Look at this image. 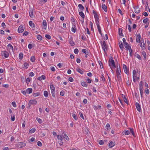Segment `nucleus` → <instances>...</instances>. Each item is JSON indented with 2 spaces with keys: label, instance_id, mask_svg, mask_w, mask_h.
<instances>
[{
  "label": "nucleus",
  "instance_id": "f257e3e1",
  "mask_svg": "<svg viewBox=\"0 0 150 150\" xmlns=\"http://www.w3.org/2000/svg\"><path fill=\"white\" fill-rule=\"evenodd\" d=\"M133 79L134 82H136V80L139 79V75H137L136 71L135 70H134L133 71Z\"/></svg>",
  "mask_w": 150,
  "mask_h": 150
},
{
  "label": "nucleus",
  "instance_id": "f03ea898",
  "mask_svg": "<svg viewBox=\"0 0 150 150\" xmlns=\"http://www.w3.org/2000/svg\"><path fill=\"white\" fill-rule=\"evenodd\" d=\"M109 65L110 69H114L116 68L115 61L112 57H111L109 59Z\"/></svg>",
  "mask_w": 150,
  "mask_h": 150
},
{
  "label": "nucleus",
  "instance_id": "7ed1b4c3",
  "mask_svg": "<svg viewBox=\"0 0 150 150\" xmlns=\"http://www.w3.org/2000/svg\"><path fill=\"white\" fill-rule=\"evenodd\" d=\"M50 86L52 95V96L54 98L55 97V87L52 84H50Z\"/></svg>",
  "mask_w": 150,
  "mask_h": 150
},
{
  "label": "nucleus",
  "instance_id": "20e7f679",
  "mask_svg": "<svg viewBox=\"0 0 150 150\" xmlns=\"http://www.w3.org/2000/svg\"><path fill=\"white\" fill-rule=\"evenodd\" d=\"M116 73L118 79L121 78V76L120 75L121 74V72L120 67H119L118 66H117V69L116 70Z\"/></svg>",
  "mask_w": 150,
  "mask_h": 150
},
{
  "label": "nucleus",
  "instance_id": "39448f33",
  "mask_svg": "<svg viewBox=\"0 0 150 150\" xmlns=\"http://www.w3.org/2000/svg\"><path fill=\"white\" fill-rule=\"evenodd\" d=\"M57 138L59 141V145L60 146L63 145L64 144V139L62 136L61 135H57Z\"/></svg>",
  "mask_w": 150,
  "mask_h": 150
},
{
  "label": "nucleus",
  "instance_id": "423d86ee",
  "mask_svg": "<svg viewBox=\"0 0 150 150\" xmlns=\"http://www.w3.org/2000/svg\"><path fill=\"white\" fill-rule=\"evenodd\" d=\"M26 145V144L25 142H19L16 144V146L18 148H22L25 147Z\"/></svg>",
  "mask_w": 150,
  "mask_h": 150
},
{
  "label": "nucleus",
  "instance_id": "0eeeda50",
  "mask_svg": "<svg viewBox=\"0 0 150 150\" xmlns=\"http://www.w3.org/2000/svg\"><path fill=\"white\" fill-rule=\"evenodd\" d=\"M130 129V131L129 130H125L124 131L123 133L125 135H128L130 133V132L134 136V133L133 132V129L132 128Z\"/></svg>",
  "mask_w": 150,
  "mask_h": 150
},
{
  "label": "nucleus",
  "instance_id": "6e6552de",
  "mask_svg": "<svg viewBox=\"0 0 150 150\" xmlns=\"http://www.w3.org/2000/svg\"><path fill=\"white\" fill-rule=\"evenodd\" d=\"M1 54L2 56H4L5 58H7L9 57V54L6 51H2Z\"/></svg>",
  "mask_w": 150,
  "mask_h": 150
},
{
  "label": "nucleus",
  "instance_id": "1a4fd4ad",
  "mask_svg": "<svg viewBox=\"0 0 150 150\" xmlns=\"http://www.w3.org/2000/svg\"><path fill=\"white\" fill-rule=\"evenodd\" d=\"M37 103V101L35 99H33L29 101L28 104L30 106L32 105H36Z\"/></svg>",
  "mask_w": 150,
  "mask_h": 150
},
{
  "label": "nucleus",
  "instance_id": "9d476101",
  "mask_svg": "<svg viewBox=\"0 0 150 150\" xmlns=\"http://www.w3.org/2000/svg\"><path fill=\"white\" fill-rule=\"evenodd\" d=\"M102 48L104 51L105 52L107 50V46L106 45L105 42L104 41L102 45Z\"/></svg>",
  "mask_w": 150,
  "mask_h": 150
},
{
  "label": "nucleus",
  "instance_id": "9b49d317",
  "mask_svg": "<svg viewBox=\"0 0 150 150\" xmlns=\"http://www.w3.org/2000/svg\"><path fill=\"white\" fill-rule=\"evenodd\" d=\"M68 41L69 42V44L72 46H73L75 45V43L73 41V38L72 37H71L69 38Z\"/></svg>",
  "mask_w": 150,
  "mask_h": 150
},
{
  "label": "nucleus",
  "instance_id": "f8f14e48",
  "mask_svg": "<svg viewBox=\"0 0 150 150\" xmlns=\"http://www.w3.org/2000/svg\"><path fill=\"white\" fill-rule=\"evenodd\" d=\"M123 68L125 73L127 74H128L129 70L128 69H127L126 65L124 64L123 65Z\"/></svg>",
  "mask_w": 150,
  "mask_h": 150
},
{
  "label": "nucleus",
  "instance_id": "ddd939ff",
  "mask_svg": "<svg viewBox=\"0 0 150 150\" xmlns=\"http://www.w3.org/2000/svg\"><path fill=\"white\" fill-rule=\"evenodd\" d=\"M29 25L31 27L33 30L35 28V25L33 22L32 21H30L29 22Z\"/></svg>",
  "mask_w": 150,
  "mask_h": 150
},
{
  "label": "nucleus",
  "instance_id": "4468645a",
  "mask_svg": "<svg viewBox=\"0 0 150 150\" xmlns=\"http://www.w3.org/2000/svg\"><path fill=\"white\" fill-rule=\"evenodd\" d=\"M61 135L62 136L63 138H64L67 141L69 140V139L66 133H62Z\"/></svg>",
  "mask_w": 150,
  "mask_h": 150
},
{
  "label": "nucleus",
  "instance_id": "2eb2a0df",
  "mask_svg": "<svg viewBox=\"0 0 150 150\" xmlns=\"http://www.w3.org/2000/svg\"><path fill=\"white\" fill-rule=\"evenodd\" d=\"M23 27L22 25H20L18 29V32L19 33H22L24 31Z\"/></svg>",
  "mask_w": 150,
  "mask_h": 150
},
{
  "label": "nucleus",
  "instance_id": "dca6fc26",
  "mask_svg": "<svg viewBox=\"0 0 150 150\" xmlns=\"http://www.w3.org/2000/svg\"><path fill=\"white\" fill-rule=\"evenodd\" d=\"M136 107L137 110L139 112L141 111V108L139 104L138 103H136Z\"/></svg>",
  "mask_w": 150,
  "mask_h": 150
},
{
  "label": "nucleus",
  "instance_id": "f3484780",
  "mask_svg": "<svg viewBox=\"0 0 150 150\" xmlns=\"http://www.w3.org/2000/svg\"><path fill=\"white\" fill-rule=\"evenodd\" d=\"M46 79V77L44 75H42L40 76H39L37 79L39 81H42L43 80H45Z\"/></svg>",
  "mask_w": 150,
  "mask_h": 150
},
{
  "label": "nucleus",
  "instance_id": "a211bd4d",
  "mask_svg": "<svg viewBox=\"0 0 150 150\" xmlns=\"http://www.w3.org/2000/svg\"><path fill=\"white\" fill-rule=\"evenodd\" d=\"M134 12L136 13H138L140 12V9L138 6L134 7Z\"/></svg>",
  "mask_w": 150,
  "mask_h": 150
},
{
  "label": "nucleus",
  "instance_id": "6ab92c4d",
  "mask_svg": "<svg viewBox=\"0 0 150 150\" xmlns=\"http://www.w3.org/2000/svg\"><path fill=\"white\" fill-rule=\"evenodd\" d=\"M42 25L43 26V28L45 29H46L47 28V22L46 20H44L42 22Z\"/></svg>",
  "mask_w": 150,
  "mask_h": 150
},
{
  "label": "nucleus",
  "instance_id": "aec40b11",
  "mask_svg": "<svg viewBox=\"0 0 150 150\" xmlns=\"http://www.w3.org/2000/svg\"><path fill=\"white\" fill-rule=\"evenodd\" d=\"M141 38V35L140 34H138L137 36L136 42H140V39Z\"/></svg>",
  "mask_w": 150,
  "mask_h": 150
},
{
  "label": "nucleus",
  "instance_id": "412c9836",
  "mask_svg": "<svg viewBox=\"0 0 150 150\" xmlns=\"http://www.w3.org/2000/svg\"><path fill=\"white\" fill-rule=\"evenodd\" d=\"M76 30V26L75 25H72L71 29V31L73 33H75Z\"/></svg>",
  "mask_w": 150,
  "mask_h": 150
},
{
  "label": "nucleus",
  "instance_id": "4be33fe9",
  "mask_svg": "<svg viewBox=\"0 0 150 150\" xmlns=\"http://www.w3.org/2000/svg\"><path fill=\"white\" fill-rule=\"evenodd\" d=\"M78 7L79 9V11H82L84 9V7L83 6L82 4H79L78 5Z\"/></svg>",
  "mask_w": 150,
  "mask_h": 150
},
{
  "label": "nucleus",
  "instance_id": "5701e85b",
  "mask_svg": "<svg viewBox=\"0 0 150 150\" xmlns=\"http://www.w3.org/2000/svg\"><path fill=\"white\" fill-rule=\"evenodd\" d=\"M29 64L27 62H25L23 65L22 67L23 68L27 69L29 67Z\"/></svg>",
  "mask_w": 150,
  "mask_h": 150
},
{
  "label": "nucleus",
  "instance_id": "b1692460",
  "mask_svg": "<svg viewBox=\"0 0 150 150\" xmlns=\"http://www.w3.org/2000/svg\"><path fill=\"white\" fill-rule=\"evenodd\" d=\"M7 47H8L9 50H12V52H13V47L11 44H9L7 45Z\"/></svg>",
  "mask_w": 150,
  "mask_h": 150
},
{
  "label": "nucleus",
  "instance_id": "393cba45",
  "mask_svg": "<svg viewBox=\"0 0 150 150\" xmlns=\"http://www.w3.org/2000/svg\"><path fill=\"white\" fill-rule=\"evenodd\" d=\"M119 45L120 48L121 50H122L124 48V47L122 42V41L120 42L119 43Z\"/></svg>",
  "mask_w": 150,
  "mask_h": 150
},
{
  "label": "nucleus",
  "instance_id": "a878e982",
  "mask_svg": "<svg viewBox=\"0 0 150 150\" xmlns=\"http://www.w3.org/2000/svg\"><path fill=\"white\" fill-rule=\"evenodd\" d=\"M76 71L78 72H79L81 74H82L83 73V71L79 68H78L76 69Z\"/></svg>",
  "mask_w": 150,
  "mask_h": 150
},
{
  "label": "nucleus",
  "instance_id": "bb28decb",
  "mask_svg": "<svg viewBox=\"0 0 150 150\" xmlns=\"http://www.w3.org/2000/svg\"><path fill=\"white\" fill-rule=\"evenodd\" d=\"M27 93L28 94H30L32 93L33 89L32 88H28L26 90Z\"/></svg>",
  "mask_w": 150,
  "mask_h": 150
},
{
  "label": "nucleus",
  "instance_id": "cd10ccee",
  "mask_svg": "<svg viewBox=\"0 0 150 150\" xmlns=\"http://www.w3.org/2000/svg\"><path fill=\"white\" fill-rule=\"evenodd\" d=\"M103 9L104 11L105 12H106L107 11V7L105 4H103L102 6Z\"/></svg>",
  "mask_w": 150,
  "mask_h": 150
},
{
  "label": "nucleus",
  "instance_id": "c85d7f7f",
  "mask_svg": "<svg viewBox=\"0 0 150 150\" xmlns=\"http://www.w3.org/2000/svg\"><path fill=\"white\" fill-rule=\"evenodd\" d=\"M124 45L127 50H128L129 47H131L130 46H129V44L127 42L124 44Z\"/></svg>",
  "mask_w": 150,
  "mask_h": 150
},
{
  "label": "nucleus",
  "instance_id": "c756f323",
  "mask_svg": "<svg viewBox=\"0 0 150 150\" xmlns=\"http://www.w3.org/2000/svg\"><path fill=\"white\" fill-rule=\"evenodd\" d=\"M29 15L30 17L31 18L33 17V13L32 10H30L29 13Z\"/></svg>",
  "mask_w": 150,
  "mask_h": 150
},
{
  "label": "nucleus",
  "instance_id": "7c9ffc66",
  "mask_svg": "<svg viewBox=\"0 0 150 150\" xmlns=\"http://www.w3.org/2000/svg\"><path fill=\"white\" fill-rule=\"evenodd\" d=\"M144 42H141L140 44V46L143 50H144L145 48V47H144Z\"/></svg>",
  "mask_w": 150,
  "mask_h": 150
},
{
  "label": "nucleus",
  "instance_id": "2f4dec72",
  "mask_svg": "<svg viewBox=\"0 0 150 150\" xmlns=\"http://www.w3.org/2000/svg\"><path fill=\"white\" fill-rule=\"evenodd\" d=\"M114 143L113 142H110L109 144V146L110 148H112L113 147V146H114Z\"/></svg>",
  "mask_w": 150,
  "mask_h": 150
},
{
  "label": "nucleus",
  "instance_id": "473e14b6",
  "mask_svg": "<svg viewBox=\"0 0 150 150\" xmlns=\"http://www.w3.org/2000/svg\"><path fill=\"white\" fill-rule=\"evenodd\" d=\"M122 28H120L119 29V35L121 36H123V34L122 33Z\"/></svg>",
  "mask_w": 150,
  "mask_h": 150
},
{
  "label": "nucleus",
  "instance_id": "72a5a7b5",
  "mask_svg": "<svg viewBox=\"0 0 150 150\" xmlns=\"http://www.w3.org/2000/svg\"><path fill=\"white\" fill-rule=\"evenodd\" d=\"M79 14L83 18H84L85 15L82 11L80 12L79 13Z\"/></svg>",
  "mask_w": 150,
  "mask_h": 150
},
{
  "label": "nucleus",
  "instance_id": "f704fd0d",
  "mask_svg": "<svg viewBox=\"0 0 150 150\" xmlns=\"http://www.w3.org/2000/svg\"><path fill=\"white\" fill-rule=\"evenodd\" d=\"M44 95L45 97H47L48 96V92L47 91H45L44 92Z\"/></svg>",
  "mask_w": 150,
  "mask_h": 150
},
{
  "label": "nucleus",
  "instance_id": "c9c22d12",
  "mask_svg": "<svg viewBox=\"0 0 150 150\" xmlns=\"http://www.w3.org/2000/svg\"><path fill=\"white\" fill-rule=\"evenodd\" d=\"M98 29V32L100 34L102 35L101 31V28L100 25L97 26Z\"/></svg>",
  "mask_w": 150,
  "mask_h": 150
},
{
  "label": "nucleus",
  "instance_id": "e433bc0d",
  "mask_svg": "<svg viewBox=\"0 0 150 150\" xmlns=\"http://www.w3.org/2000/svg\"><path fill=\"white\" fill-rule=\"evenodd\" d=\"M40 94L39 92H37L33 94V95L34 97L39 96L40 95Z\"/></svg>",
  "mask_w": 150,
  "mask_h": 150
},
{
  "label": "nucleus",
  "instance_id": "4c0bfd02",
  "mask_svg": "<svg viewBox=\"0 0 150 150\" xmlns=\"http://www.w3.org/2000/svg\"><path fill=\"white\" fill-rule=\"evenodd\" d=\"M81 84L82 86L85 87H87L88 85L86 82L84 81L82 82Z\"/></svg>",
  "mask_w": 150,
  "mask_h": 150
},
{
  "label": "nucleus",
  "instance_id": "58836bf2",
  "mask_svg": "<svg viewBox=\"0 0 150 150\" xmlns=\"http://www.w3.org/2000/svg\"><path fill=\"white\" fill-rule=\"evenodd\" d=\"M99 18H97V19H96V20H95V22H96V23L97 25V26L98 25H99Z\"/></svg>",
  "mask_w": 150,
  "mask_h": 150
},
{
  "label": "nucleus",
  "instance_id": "ea45409f",
  "mask_svg": "<svg viewBox=\"0 0 150 150\" xmlns=\"http://www.w3.org/2000/svg\"><path fill=\"white\" fill-rule=\"evenodd\" d=\"M82 52L86 54H87L88 53V51L85 49H82Z\"/></svg>",
  "mask_w": 150,
  "mask_h": 150
},
{
  "label": "nucleus",
  "instance_id": "a19ab883",
  "mask_svg": "<svg viewBox=\"0 0 150 150\" xmlns=\"http://www.w3.org/2000/svg\"><path fill=\"white\" fill-rule=\"evenodd\" d=\"M23 57V54L22 53H20L19 55V58L20 59H22Z\"/></svg>",
  "mask_w": 150,
  "mask_h": 150
},
{
  "label": "nucleus",
  "instance_id": "79ce46f5",
  "mask_svg": "<svg viewBox=\"0 0 150 150\" xmlns=\"http://www.w3.org/2000/svg\"><path fill=\"white\" fill-rule=\"evenodd\" d=\"M128 50L129 51L130 56H132V50L131 48V47H129Z\"/></svg>",
  "mask_w": 150,
  "mask_h": 150
},
{
  "label": "nucleus",
  "instance_id": "37998d69",
  "mask_svg": "<svg viewBox=\"0 0 150 150\" xmlns=\"http://www.w3.org/2000/svg\"><path fill=\"white\" fill-rule=\"evenodd\" d=\"M142 54L144 56V58L145 59L146 57V54L145 52L144 51H142Z\"/></svg>",
  "mask_w": 150,
  "mask_h": 150
},
{
  "label": "nucleus",
  "instance_id": "c03bdc74",
  "mask_svg": "<svg viewBox=\"0 0 150 150\" xmlns=\"http://www.w3.org/2000/svg\"><path fill=\"white\" fill-rule=\"evenodd\" d=\"M30 61L33 62H35V58L34 56H32L30 58Z\"/></svg>",
  "mask_w": 150,
  "mask_h": 150
},
{
  "label": "nucleus",
  "instance_id": "a18cd8bd",
  "mask_svg": "<svg viewBox=\"0 0 150 150\" xmlns=\"http://www.w3.org/2000/svg\"><path fill=\"white\" fill-rule=\"evenodd\" d=\"M105 127L107 130H109L110 129V125L109 124L107 123Z\"/></svg>",
  "mask_w": 150,
  "mask_h": 150
},
{
  "label": "nucleus",
  "instance_id": "49530a36",
  "mask_svg": "<svg viewBox=\"0 0 150 150\" xmlns=\"http://www.w3.org/2000/svg\"><path fill=\"white\" fill-rule=\"evenodd\" d=\"M36 129L35 128H33L30 130V132L31 133H34Z\"/></svg>",
  "mask_w": 150,
  "mask_h": 150
},
{
  "label": "nucleus",
  "instance_id": "de8ad7c7",
  "mask_svg": "<svg viewBox=\"0 0 150 150\" xmlns=\"http://www.w3.org/2000/svg\"><path fill=\"white\" fill-rule=\"evenodd\" d=\"M72 117L75 120H77L78 117L77 115H76L74 113H72Z\"/></svg>",
  "mask_w": 150,
  "mask_h": 150
},
{
  "label": "nucleus",
  "instance_id": "09e8293b",
  "mask_svg": "<svg viewBox=\"0 0 150 150\" xmlns=\"http://www.w3.org/2000/svg\"><path fill=\"white\" fill-rule=\"evenodd\" d=\"M37 39L39 40H42V37L41 35H39L37 36Z\"/></svg>",
  "mask_w": 150,
  "mask_h": 150
},
{
  "label": "nucleus",
  "instance_id": "8fccbe9b",
  "mask_svg": "<svg viewBox=\"0 0 150 150\" xmlns=\"http://www.w3.org/2000/svg\"><path fill=\"white\" fill-rule=\"evenodd\" d=\"M45 37H46V38H47L49 40H50L51 39V37L49 35L46 34L45 35Z\"/></svg>",
  "mask_w": 150,
  "mask_h": 150
},
{
  "label": "nucleus",
  "instance_id": "3c124183",
  "mask_svg": "<svg viewBox=\"0 0 150 150\" xmlns=\"http://www.w3.org/2000/svg\"><path fill=\"white\" fill-rule=\"evenodd\" d=\"M36 120H37V121L39 123H41L42 122V120L38 118H37Z\"/></svg>",
  "mask_w": 150,
  "mask_h": 150
},
{
  "label": "nucleus",
  "instance_id": "603ef678",
  "mask_svg": "<svg viewBox=\"0 0 150 150\" xmlns=\"http://www.w3.org/2000/svg\"><path fill=\"white\" fill-rule=\"evenodd\" d=\"M30 81V79L29 78H27L25 82L27 84H29Z\"/></svg>",
  "mask_w": 150,
  "mask_h": 150
},
{
  "label": "nucleus",
  "instance_id": "864d4df0",
  "mask_svg": "<svg viewBox=\"0 0 150 150\" xmlns=\"http://www.w3.org/2000/svg\"><path fill=\"white\" fill-rule=\"evenodd\" d=\"M79 115L80 116V117L83 119V120H84V117L83 116V114L82 113V112H79Z\"/></svg>",
  "mask_w": 150,
  "mask_h": 150
},
{
  "label": "nucleus",
  "instance_id": "5fc2aeb1",
  "mask_svg": "<svg viewBox=\"0 0 150 150\" xmlns=\"http://www.w3.org/2000/svg\"><path fill=\"white\" fill-rule=\"evenodd\" d=\"M12 104L13 105V106L14 107V108H16V103H15V102H12Z\"/></svg>",
  "mask_w": 150,
  "mask_h": 150
},
{
  "label": "nucleus",
  "instance_id": "6e6d98bb",
  "mask_svg": "<svg viewBox=\"0 0 150 150\" xmlns=\"http://www.w3.org/2000/svg\"><path fill=\"white\" fill-rule=\"evenodd\" d=\"M34 75V74L32 71L30 72L29 74V75L31 76H33Z\"/></svg>",
  "mask_w": 150,
  "mask_h": 150
},
{
  "label": "nucleus",
  "instance_id": "4d7b16f0",
  "mask_svg": "<svg viewBox=\"0 0 150 150\" xmlns=\"http://www.w3.org/2000/svg\"><path fill=\"white\" fill-rule=\"evenodd\" d=\"M148 20V19L147 18H146L144 19L143 20V22L144 23H146L147 22Z\"/></svg>",
  "mask_w": 150,
  "mask_h": 150
},
{
  "label": "nucleus",
  "instance_id": "13d9d810",
  "mask_svg": "<svg viewBox=\"0 0 150 150\" xmlns=\"http://www.w3.org/2000/svg\"><path fill=\"white\" fill-rule=\"evenodd\" d=\"M74 52L75 54H77L79 52V50L77 49H75L74 50Z\"/></svg>",
  "mask_w": 150,
  "mask_h": 150
},
{
  "label": "nucleus",
  "instance_id": "bf43d9fd",
  "mask_svg": "<svg viewBox=\"0 0 150 150\" xmlns=\"http://www.w3.org/2000/svg\"><path fill=\"white\" fill-rule=\"evenodd\" d=\"M11 119L12 121H14L15 119V117L14 115L13 116H11Z\"/></svg>",
  "mask_w": 150,
  "mask_h": 150
},
{
  "label": "nucleus",
  "instance_id": "052dcab7",
  "mask_svg": "<svg viewBox=\"0 0 150 150\" xmlns=\"http://www.w3.org/2000/svg\"><path fill=\"white\" fill-rule=\"evenodd\" d=\"M37 145L39 146H42V144L40 141H38L37 142Z\"/></svg>",
  "mask_w": 150,
  "mask_h": 150
},
{
  "label": "nucleus",
  "instance_id": "680f3d73",
  "mask_svg": "<svg viewBox=\"0 0 150 150\" xmlns=\"http://www.w3.org/2000/svg\"><path fill=\"white\" fill-rule=\"evenodd\" d=\"M99 143L100 145H103L104 144V142L103 140H99Z\"/></svg>",
  "mask_w": 150,
  "mask_h": 150
},
{
  "label": "nucleus",
  "instance_id": "e2e57ef3",
  "mask_svg": "<svg viewBox=\"0 0 150 150\" xmlns=\"http://www.w3.org/2000/svg\"><path fill=\"white\" fill-rule=\"evenodd\" d=\"M60 95L62 96H64V92L63 91H62L60 93Z\"/></svg>",
  "mask_w": 150,
  "mask_h": 150
},
{
  "label": "nucleus",
  "instance_id": "0e129e2a",
  "mask_svg": "<svg viewBox=\"0 0 150 150\" xmlns=\"http://www.w3.org/2000/svg\"><path fill=\"white\" fill-rule=\"evenodd\" d=\"M22 93L24 95H26L27 93V91H21Z\"/></svg>",
  "mask_w": 150,
  "mask_h": 150
},
{
  "label": "nucleus",
  "instance_id": "69168bd1",
  "mask_svg": "<svg viewBox=\"0 0 150 150\" xmlns=\"http://www.w3.org/2000/svg\"><path fill=\"white\" fill-rule=\"evenodd\" d=\"M99 63L100 65V68H101V69L103 68V66L102 65V62L101 61H100V62H99Z\"/></svg>",
  "mask_w": 150,
  "mask_h": 150
},
{
  "label": "nucleus",
  "instance_id": "338daca9",
  "mask_svg": "<svg viewBox=\"0 0 150 150\" xmlns=\"http://www.w3.org/2000/svg\"><path fill=\"white\" fill-rule=\"evenodd\" d=\"M139 88L140 91H143V86H139Z\"/></svg>",
  "mask_w": 150,
  "mask_h": 150
},
{
  "label": "nucleus",
  "instance_id": "774afa93",
  "mask_svg": "<svg viewBox=\"0 0 150 150\" xmlns=\"http://www.w3.org/2000/svg\"><path fill=\"white\" fill-rule=\"evenodd\" d=\"M1 26L4 28H6V25L4 22H3L1 23Z\"/></svg>",
  "mask_w": 150,
  "mask_h": 150
}]
</instances>
